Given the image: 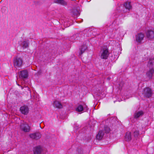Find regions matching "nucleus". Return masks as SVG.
Returning a JSON list of instances; mask_svg holds the SVG:
<instances>
[{"label":"nucleus","mask_w":154,"mask_h":154,"mask_svg":"<svg viewBox=\"0 0 154 154\" xmlns=\"http://www.w3.org/2000/svg\"><path fill=\"white\" fill-rule=\"evenodd\" d=\"M53 105L54 107L58 108H61L62 107L61 104L57 101H55L54 102Z\"/></svg>","instance_id":"obj_14"},{"label":"nucleus","mask_w":154,"mask_h":154,"mask_svg":"<svg viewBox=\"0 0 154 154\" xmlns=\"http://www.w3.org/2000/svg\"><path fill=\"white\" fill-rule=\"evenodd\" d=\"M54 2L63 5H67V3L64 0H54Z\"/></svg>","instance_id":"obj_13"},{"label":"nucleus","mask_w":154,"mask_h":154,"mask_svg":"<svg viewBox=\"0 0 154 154\" xmlns=\"http://www.w3.org/2000/svg\"><path fill=\"white\" fill-rule=\"evenodd\" d=\"M20 130L25 132H29L30 131V127L26 122L21 123L20 125Z\"/></svg>","instance_id":"obj_1"},{"label":"nucleus","mask_w":154,"mask_h":154,"mask_svg":"<svg viewBox=\"0 0 154 154\" xmlns=\"http://www.w3.org/2000/svg\"><path fill=\"white\" fill-rule=\"evenodd\" d=\"M29 136L32 139L37 140L41 137V135L39 133H36L30 134Z\"/></svg>","instance_id":"obj_10"},{"label":"nucleus","mask_w":154,"mask_h":154,"mask_svg":"<svg viewBox=\"0 0 154 154\" xmlns=\"http://www.w3.org/2000/svg\"><path fill=\"white\" fill-rule=\"evenodd\" d=\"M42 151V149L40 146H37L34 148L33 152L34 154H40Z\"/></svg>","instance_id":"obj_11"},{"label":"nucleus","mask_w":154,"mask_h":154,"mask_svg":"<svg viewBox=\"0 0 154 154\" xmlns=\"http://www.w3.org/2000/svg\"><path fill=\"white\" fill-rule=\"evenodd\" d=\"M154 73V69H150L149 71H148L146 73V76L149 78L151 79L152 76L153 74Z\"/></svg>","instance_id":"obj_12"},{"label":"nucleus","mask_w":154,"mask_h":154,"mask_svg":"<svg viewBox=\"0 0 154 154\" xmlns=\"http://www.w3.org/2000/svg\"><path fill=\"white\" fill-rule=\"evenodd\" d=\"M143 112L142 111H139L136 112L134 114V117L135 118H138L143 115Z\"/></svg>","instance_id":"obj_18"},{"label":"nucleus","mask_w":154,"mask_h":154,"mask_svg":"<svg viewBox=\"0 0 154 154\" xmlns=\"http://www.w3.org/2000/svg\"><path fill=\"white\" fill-rule=\"evenodd\" d=\"M104 134L103 131H100L97 135V138L98 140H100L101 139L103 136Z\"/></svg>","instance_id":"obj_16"},{"label":"nucleus","mask_w":154,"mask_h":154,"mask_svg":"<svg viewBox=\"0 0 154 154\" xmlns=\"http://www.w3.org/2000/svg\"><path fill=\"white\" fill-rule=\"evenodd\" d=\"M109 55V53L107 49H103L100 52V57L101 59H106Z\"/></svg>","instance_id":"obj_5"},{"label":"nucleus","mask_w":154,"mask_h":154,"mask_svg":"<svg viewBox=\"0 0 154 154\" xmlns=\"http://www.w3.org/2000/svg\"><path fill=\"white\" fill-rule=\"evenodd\" d=\"M143 94L145 97L149 98L152 96L153 94L152 91L150 88L146 87L144 89Z\"/></svg>","instance_id":"obj_2"},{"label":"nucleus","mask_w":154,"mask_h":154,"mask_svg":"<svg viewBox=\"0 0 154 154\" xmlns=\"http://www.w3.org/2000/svg\"><path fill=\"white\" fill-rule=\"evenodd\" d=\"M87 48V47L86 45H83L81 47L80 49L81 54H82L86 50Z\"/></svg>","instance_id":"obj_21"},{"label":"nucleus","mask_w":154,"mask_h":154,"mask_svg":"<svg viewBox=\"0 0 154 154\" xmlns=\"http://www.w3.org/2000/svg\"><path fill=\"white\" fill-rule=\"evenodd\" d=\"M148 65L150 68L154 66V59L149 60Z\"/></svg>","instance_id":"obj_20"},{"label":"nucleus","mask_w":154,"mask_h":154,"mask_svg":"<svg viewBox=\"0 0 154 154\" xmlns=\"http://www.w3.org/2000/svg\"><path fill=\"white\" fill-rule=\"evenodd\" d=\"M139 132L138 131H136L134 132V136L135 138L138 137L139 136Z\"/></svg>","instance_id":"obj_22"},{"label":"nucleus","mask_w":154,"mask_h":154,"mask_svg":"<svg viewBox=\"0 0 154 154\" xmlns=\"http://www.w3.org/2000/svg\"><path fill=\"white\" fill-rule=\"evenodd\" d=\"M75 110L76 111L79 112H82L83 111V106L81 105H79L76 107Z\"/></svg>","instance_id":"obj_19"},{"label":"nucleus","mask_w":154,"mask_h":154,"mask_svg":"<svg viewBox=\"0 0 154 154\" xmlns=\"http://www.w3.org/2000/svg\"><path fill=\"white\" fill-rule=\"evenodd\" d=\"M74 12H75V14H74V15L78 16L79 15V13L77 10L75 11Z\"/></svg>","instance_id":"obj_25"},{"label":"nucleus","mask_w":154,"mask_h":154,"mask_svg":"<svg viewBox=\"0 0 154 154\" xmlns=\"http://www.w3.org/2000/svg\"><path fill=\"white\" fill-rule=\"evenodd\" d=\"M20 78L22 79L27 78L28 76V72L26 70L21 71L19 73Z\"/></svg>","instance_id":"obj_8"},{"label":"nucleus","mask_w":154,"mask_h":154,"mask_svg":"<svg viewBox=\"0 0 154 154\" xmlns=\"http://www.w3.org/2000/svg\"><path fill=\"white\" fill-rule=\"evenodd\" d=\"M29 109L27 106L24 105L20 108V111L21 113L24 115H27L29 113Z\"/></svg>","instance_id":"obj_6"},{"label":"nucleus","mask_w":154,"mask_h":154,"mask_svg":"<svg viewBox=\"0 0 154 154\" xmlns=\"http://www.w3.org/2000/svg\"><path fill=\"white\" fill-rule=\"evenodd\" d=\"M145 34L146 37L148 40H152L154 39V31L152 29L147 30Z\"/></svg>","instance_id":"obj_4"},{"label":"nucleus","mask_w":154,"mask_h":154,"mask_svg":"<svg viewBox=\"0 0 154 154\" xmlns=\"http://www.w3.org/2000/svg\"><path fill=\"white\" fill-rule=\"evenodd\" d=\"M18 43L23 48H26L29 47V42L28 40H26L23 41H20Z\"/></svg>","instance_id":"obj_7"},{"label":"nucleus","mask_w":154,"mask_h":154,"mask_svg":"<svg viewBox=\"0 0 154 154\" xmlns=\"http://www.w3.org/2000/svg\"><path fill=\"white\" fill-rule=\"evenodd\" d=\"M144 36V35L143 33H138L136 35V41L138 43H141L143 39Z\"/></svg>","instance_id":"obj_9"},{"label":"nucleus","mask_w":154,"mask_h":154,"mask_svg":"<svg viewBox=\"0 0 154 154\" xmlns=\"http://www.w3.org/2000/svg\"><path fill=\"white\" fill-rule=\"evenodd\" d=\"M104 130L105 132L107 133H109L110 131L109 128L107 127H105Z\"/></svg>","instance_id":"obj_23"},{"label":"nucleus","mask_w":154,"mask_h":154,"mask_svg":"<svg viewBox=\"0 0 154 154\" xmlns=\"http://www.w3.org/2000/svg\"><path fill=\"white\" fill-rule=\"evenodd\" d=\"M124 6L127 9L130 10L132 8V6L131 5L130 2H127L124 3Z\"/></svg>","instance_id":"obj_15"},{"label":"nucleus","mask_w":154,"mask_h":154,"mask_svg":"<svg viewBox=\"0 0 154 154\" xmlns=\"http://www.w3.org/2000/svg\"><path fill=\"white\" fill-rule=\"evenodd\" d=\"M83 110L86 111L88 110V108L86 105H85L84 106H83Z\"/></svg>","instance_id":"obj_24"},{"label":"nucleus","mask_w":154,"mask_h":154,"mask_svg":"<svg viewBox=\"0 0 154 154\" xmlns=\"http://www.w3.org/2000/svg\"><path fill=\"white\" fill-rule=\"evenodd\" d=\"M14 66L16 69L21 68L23 64V60L20 58H16L14 59Z\"/></svg>","instance_id":"obj_3"},{"label":"nucleus","mask_w":154,"mask_h":154,"mask_svg":"<svg viewBox=\"0 0 154 154\" xmlns=\"http://www.w3.org/2000/svg\"><path fill=\"white\" fill-rule=\"evenodd\" d=\"M125 140L126 141H129L131 139V133L129 132H128L126 133L125 136Z\"/></svg>","instance_id":"obj_17"}]
</instances>
